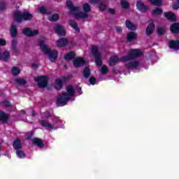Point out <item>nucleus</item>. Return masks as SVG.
Instances as JSON below:
<instances>
[{
  "label": "nucleus",
  "instance_id": "f257e3e1",
  "mask_svg": "<svg viewBox=\"0 0 179 179\" xmlns=\"http://www.w3.org/2000/svg\"><path fill=\"white\" fill-rule=\"evenodd\" d=\"M142 51L139 49H131L129 51V55L121 57L122 62H126L125 66L128 69H134L139 66V62L134 60L136 57H141Z\"/></svg>",
  "mask_w": 179,
  "mask_h": 179
},
{
  "label": "nucleus",
  "instance_id": "f03ea898",
  "mask_svg": "<svg viewBox=\"0 0 179 179\" xmlns=\"http://www.w3.org/2000/svg\"><path fill=\"white\" fill-rule=\"evenodd\" d=\"M73 96H75V90L73 89V87L69 85L66 87V92H63L58 96L57 100V106H65Z\"/></svg>",
  "mask_w": 179,
  "mask_h": 179
},
{
  "label": "nucleus",
  "instance_id": "7ed1b4c3",
  "mask_svg": "<svg viewBox=\"0 0 179 179\" xmlns=\"http://www.w3.org/2000/svg\"><path fill=\"white\" fill-rule=\"evenodd\" d=\"M39 46L44 54H45V55H48L49 59L51 62H55V61H57V58H58V52L55 50H52L48 48L45 44V40L40 41Z\"/></svg>",
  "mask_w": 179,
  "mask_h": 179
},
{
  "label": "nucleus",
  "instance_id": "20e7f679",
  "mask_svg": "<svg viewBox=\"0 0 179 179\" xmlns=\"http://www.w3.org/2000/svg\"><path fill=\"white\" fill-rule=\"evenodd\" d=\"M14 17L16 22H22V20H30L33 19V15L25 11L23 14L20 11H15L14 13Z\"/></svg>",
  "mask_w": 179,
  "mask_h": 179
},
{
  "label": "nucleus",
  "instance_id": "39448f33",
  "mask_svg": "<svg viewBox=\"0 0 179 179\" xmlns=\"http://www.w3.org/2000/svg\"><path fill=\"white\" fill-rule=\"evenodd\" d=\"M83 10L85 13H80V9L78 8V12L76 14L77 19H85V17H87V13L90 12V6L88 3H85Z\"/></svg>",
  "mask_w": 179,
  "mask_h": 179
},
{
  "label": "nucleus",
  "instance_id": "423d86ee",
  "mask_svg": "<svg viewBox=\"0 0 179 179\" xmlns=\"http://www.w3.org/2000/svg\"><path fill=\"white\" fill-rule=\"evenodd\" d=\"M92 55L95 58V63L96 64V65L100 66V65H101V52L99 51V49L96 46H94L92 48Z\"/></svg>",
  "mask_w": 179,
  "mask_h": 179
},
{
  "label": "nucleus",
  "instance_id": "0eeeda50",
  "mask_svg": "<svg viewBox=\"0 0 179 179\" xmlns=\"http://www.w3.org/2000/svg\"><path fill=\"white\" fill-rule=\"evenodd\" d=\"M35 80L38 83L39 87H47L48 83V78L47 76L36 77Z\"/></svg>",
  "mask_w": 179,
  "mask_h": 179
},
{
  "label": "nucleus",
  "instance_id": "6e6552de",
  "mask_svg": "<svg viewBox=\"0 0 179 179\" xmlns=\"http://www.w3.org/2000/svg\"><path fill=\"white\" fill-rule=\"evenodd\" d=\"M22 33L25 36H28L29 37H33L34 36L38 35L39 31L37 29L32 30L30 28H25L23 29Z\"/></svg>",
  "mask_w": 179,
  "mask_h": 179
},
{
  "label": "nucleus",
  "instance_id": "1a4fd4ad",
  "mask_svg": "<svg viewBox=\"0 0 179 179\" xmlns=\"http://www.w3.org/2000/svg\"><path fill=\"white\" fill-rule=\"evenodd\" d=\"M66 3L68 6V8L70 9L71 14L76 17V13L77 12H79V8L78 7H74L73 5L72 4V1L71 0H67L66 1Z\"/></svg>",
  "mask_w": 179,
  "mask_h": 179
},
{
  "label": "nucleus",
  "instance_id": "9d476101",
  "mask_svg": "<svg viewBox=\"0 0 179 179\" xmlns=\"http://www.w3.org/2000/svg\"><path fill=\"white\" fill-rule=\"evenodd\" d=\"M85 62L83 58L78 57L73 61V64L76 68H80V66H83Z\"/></svg>",
  "mask_w": 179,
  "mask_h": 179
},
{
  "label": "nucleus",
  "instance_id": "9b49d317",
  "mask_svg": "<svg viewBox=\"0 0 179 179\" xmlns=\"http://www.w3.org/2000/svg\"><path fill=\"white\" fill-rule=\"evenodd\" d=\"M54 29L55 32L57 34H59L60 36H65L66 34V32L65 31V29H64V27H62L61 24H56L54 27Z\"/></svg>",
  "mask_w": 179,
  "mask_h": 179
},
{
  "label": "nucleus",
  "instance_id": "f8f14e48",
  "mask_svg": "<svg viewBox=\"0 0 179 179\" xmlns=\"http://www.w3.org/2000/svg\"><path fill=\"white\" fill-rule=\"evenodd\" d=\"M68 39L66 38H62L56 41V45L57 47H65L68 45Z\"/></svg>",
  "mask_w": 179,
  "mask_h": 179
},
{
  "label": "nucleus",
  "instance_id": "ddd939ff",
  "mask_svg": "<svg viewBox=\"0 0 179 179\" xmlns=\"http://www.w3.org/2000/svg\"><path fill=\"white\" fill-rule=\"evenodd\" d=\"M136 8L140 12H146V10H148V6H146L142 1L137 2Z\"/></svg>",
  "mask_w": 179,
  "mask_h": 179
},
{
  "label": "nucleus",
  "instance_id": "4468645a",
  "mask_svg": "<svg viewBox=\"0 0 179 179\" xmlns=\"http://www.w3.org/2000/svg\"><path fill=\"white\" fill-rule=\"evenodd\" d=\"M10 58V53L8 51H5L3 54L0 52V59L2 61H9Z\"/></svg>",
  "mask_w": 179,
  "mask_h": 179
},
{
  "label": "nucleus",
  "instance_id": "2eb2a0df",
  "mask_svg": "<svg viewBox=\"0 0 179 179\" xmlns=\"http://www.w3.org/2000/svg\"><path fill=\"white\" fill-rule=\"evenodd\" d=\"M153 31H155V24L154 23H150L146 30H145V33L147 34V36H150V34H153Z\"/></svg>",
  "mask_w": 179,
  "mask_h": 179
},
{
  "label": "nucleus",
  "instance_id": "dca6fc26",
  "mask_svg": "<svg viewBox=\"0 0 179 179\" xmlns=\"http://www.w3.org/2000/svg\"><path fill=\"white\" fill-rule=\"evenodd\" d=\"M120 62V59L117 56H112L109 59V65L110 66H114L116 64Z\"/></svg>",
  "mask_w": 179,
  "mask_h": 179
},
{
  "label": "nucleus",
  "instance_id": "f3484780",
  "mask_svg": "<svg viewBox=\"0 0 179 179\" xmlns=\"http://www.w3.org/2000/svg\"><path fill=\"white\" fill-rule=\"evenodd\" d=\"M169 47L173 50H179V41H171Z\"/></svg>",
  "mask_w": 179,
  "mask_h": 179
},
{
  "label": "nucleus",
  "instance_id": "a211bd4d",
  "mask_svg": "<svg viewBox=\"0 0 179 179\" xmlns=\"http://www.w3.org/2000/svg\"><path fill=\"white\" fill-rule=\"evenodd\" d=\"M164 16L169 20H171V22H175V20L177 19V17L176 15L171 13H165Z\"/></svg>",
  "mask_w": 179,
  "mask_h": 179
},
{
  "label": "nucleus",
  "instance_id": "6ab92c4d",
  "mask_svg": "<svg viewBox=\"0 0 179 179\" xmlns=\"http://www.w3.org/2000/svg\"><path fill=\"white\" fill-rule=\"evenodd\" d=\"M41 124L42 125V127L49 128V129H55V127H54V125L51 124V123H50L45 120H42L41 122Z\"/></svg>",
  "mask_w": 179,
  "mask_h": 179
},
{
  "label": "nucleus",
  "instance_id": "aec40b11",
  "mask_svg": "<svg viewBox=\"0 0 179 179\" xmlns=\"http://www.w3.org/2000/svg\"><path fill=\"white\" fill-rule=\"evenodd\" d=\"M10 33L11 37H16V36H17V29L16 28V25L15 24L11 25Z\"/></svg>",
  "mask_w": 179,
  "mask_h": 179
},
{
  "label": "nucleus",
  "instance_id": "412c9836",
  "mask_svg": "<svg viewBox=\"0 0 179 179\" xmlns=\"http://www.w3.org/2000/svg\"><path fill=\"white\" fill-rule=\"evenodd\" d=\"M136 37H138V36L136 35V34H135V32H129L127 34V40L129 41H135Z\"/></svg>",
  "mask_w": 179,
  "mask_h": 179
},
{
  "label": "nucleus",
  "instance_id": "4be33fe9",
  "mask_svg": "<svg viewBox=\"0 0 179 179\" xmlns=\"http://www.w3.org/2000/svg\"><path fill=\"white\" fill-rule=\"evenodd\" d=\"M13 148L15 150H19V149H22V143L20 140L17 139L13 143Z\"/></svg>",
  "mask_w": 179,
  "mask_h": 179
},
{
  "label": "nucleus",
  "instance_id": "5701e85b",
  "mask_svg": "<svg viewBox=\"0 0 179 179\" xmlns=\"http://www.w3.org/2000/svg\"><path fill=\"white\" fill-rule=\"evenodd\" d=\"M126 26L128 29H129V30H136V25H135L129 20L126 22Z\"/></svg>",
  "mask_w": 179,
  "mask_h": 179
},
{
  "label": "nucleus",
  "instance_id": "b1692460",
  "mask_svg": "<svg viewBox=\"0 0 179 179\" xmlns=\"http://www.w3.org/2000/svg\"><path fill=\"white\" fill-rule=\"evenodd\" d=\"M33 143L38 146V148H43L44 146V143H43V141L40 138H34Z\"/></svg>",
  "mask_w": 179,
  "mask_h": 179
},
{
  "label": "nucleus",
  "instance_id": "393cba45",
  "mask_svg": "<svg viewBox=\"0 0 179 179\" xmlns=\"http://www.w3.org/2000/svg\"><path fill=\"white\" fill-rule=\"evenodd\" d=\"M62 85H63L62 80L61 79L56 80L55 89L57 90H61V89H62Z\"/></svg>",
  "mask_w": 179,
  "mask_h": 179
},
{
  "label": "nucleus",
  "instance_id": "a878e982",
  "mask_svg": "<svg viewBox=\"0 0 179 179\" xmlns=\"http://www.w3.org/2000/svg\"><path fill=\"white\" fill-rule=\"evenodd\" d=\"M8 115L6 113L0 111V121H2V122H6L8 121Z\"/></svg>",
  "mask_w": 179,
  "mask_h": 179
},
{
  "label": "nucleus",
  "instance_id": "bb28decb",
  "mask_svg": "<svg viewBox=\"0 0 179 179\" xmlns=\"http://www.w3.org/2000/svg\"><path fill=\"white\" fill-rule=\"evenodd\" d=\"M171 31L172 33H179V24H173L171 27Z\"/></svg>",
  "mask_w": 179,
  "mask_h": 179
},
{
  "label": "nucleus",
  "instance_id": "cd10ccee",
  "mask_svg": "<svg viewBox=\"0 0 179 179\" xmlns=\"http://www.w3.org/2000/svg\"><path fill=\"white\" fill-rule=\"evenodd\" d=\"M11 73L14 76H17V75H19V73H20V69H19V67H16V66L13 67V69H11Z\"/></svg>",
  "mask_w": 179,
  "mask_h": 179
},
{
  "label": "nucleus",
  "instance_id": "c85d7f7f",
  "mask_svg": "<svg viewBox=\"0 0 179 179\" xmlns=\"http://www.w3.org/2000/svg\"><path fill=\"white\" fill-rule=\"evenodd\" d=\"M50 22H57L59 20V15L58 14H53L49 17Z\"/></svg>",
  "mask_w": 179,
  "mask_h": 179
},
{
  "label": "nucleus",
  "instance_id": "c756f323",
  "mask_svg": "<svg viewBox=\"0 0 179 179\" xmlns=\"http://www.w3.org/2000/svg\"><path fill=\"white\" fill-rule=\"evenodd\" d=\"M73 57H75V53L73 52H70L64 56V59L66 61H69L70 59H72Z\"/></svg>",
  "mask_w": 179,
  "mask_h": 179
},
{
  "label": "nucleus",
  "instance_id": "7c9ffc66",
  "mask_svg": "<svg viewBox=\"0 0 179 179\" xmlns=\"http://www.w3.org/2000/svg\"><path fill=\"white\" fill-rule=\"evenodd\" d=\"M69 24L71 27L74 29L76 31H79V27H78V24H76V22L73 20H70L69 21Z\"/></svg>",
  "mask_w": 179,
  "mask_h": 179
},
{
  "label": "nucleus",
  "instance_id": "2f4dec72",
  "mask_svg": "<svg viewBox=\"0 0 179 179\" xmlns=\"http://www.w3.org/2000/svg\"><path fill=\"white\" fill-rule=\"evenodd\" d=\"M16 155L20 159H24L26 157V155L24 154V152L22 150H17L16 151Z\"/></svg>",
  "mask_w": 179,
  "mask_h": 179
},
{
  "label": "nucleus",
  "instance_id": "473e14b6",
  "mask_svg": "<svg viewBox=\"0 0 179 179\" xmlns=\"http://www.w3.org/2000/svg\"><path fill=\"white\" fill-rule=\"evenodd\" d=\"M84 78H89L90 76V69L89 67H85L83 71Z\"/></svg>",
  "mask_w": 179,
  "mask_h": 179
},
{
  "label": "nucleus",
  "instance_id": "72a5a7b5",
  "mask_svg": "<svg viewBox=\"0 0 179 179\" xmlns=\"http://www.w3.org/2000/svg\"><path fill=\"white\" fill-rule=\"evenodd\" d=\"M120 5L122 8H124V9H128L129 8V3H127L125 0H122L120 2Z\"/></svg>",
  "mask_w": 179,
  "mask_h": 179
},
{
  "label": "nucleus",
  "instance_id": "f704fd0d",
  "mask_svg": "<svg viewBox=\"0 0 179 179\" xmlns=\"http://www.w3.org/2000/svg\"><path fill=\"white\" fill-rule=\"evenodd\" d=\"M151 3L156 5L157 6H160L162 5V0H149Z\"/></svg>",
  "mask_w": 179,
  "mask_h": 179
},
{
  "label": "nucleus",
  "instance_id": "c9c22d12",
  "mask_svg": "<svg viewBox=\"0 0 179 179\" xmlns=\"http://www.w3.org/2000/svg\"><path fill=\"white\" fill-rule=\"evenodd\" d=\"M15 82L17 85H24L26 83V80L23 78H17Z\"/></svg>",
  "mask_w": 179,
  "mask_h": 179
},
{
  "label": "nucleus",
  "instance_id": "e433bc0d",
  "mask_svg": "<svg viewBox=\"0 0 179 179\" xmlns=\"http://www.w3.org/2000/svg\"><path fill=\"white\" fill-rule=\"evenodd\" d=\"M106 8H107V4H106V3L104 2H101L99 5V10H106Z\"/></svg>",
  "mask_w": 179,
  "mask_h": 179
},
{
  "label": "nucleus",
  "instance_id": "4c0bfd02",
  "mask_svg": "<svg viewBox=\"0 0 179 179\" xmlns=\"http://www.w3.org/2000/svg\"><path fill=\"white\" fill-rule=\"evenodd\" d=\"M163 10L159 8H157L155 10H153V15H162Z\"/></svg>",
  "mask_w": 179,
  "mask_h": 179
},
{
  "label": "nucleus",
  "instance_id": "58836bf2",
  "mask_svg": "<svg viewBox=\"0 0 179 179\" xmlns=\"http://www.w3.org/2000/svg\"><path fill=\"white\" fill-rule=\"evenodd\" d=\"M101 72L104 75L107 73V72H108V69L107 68V66H103L102 68L101 69Z\"/></svg>",
  "mask_w": 179,
  "mask_h": 179
},
{
  "label": "nucleus",
  "instance_id": "ea45409f",
  "mask_svg": "<svg viewBox=\"0 0 179 179\" xmlns=\"http://www.w3.org/2000/svg\"><path fill=\"white\" fill-rule=\"evenodd\" d=\"M173 9H174L175 10L179 9V0H178L176 3H173Z\"/></svg>",
  "mask_w": 179,
  "mask_h": 179
},
{
  "label": "nucleus",
  "instance_id": "a19ab883",
  "mask_svg": "<svg viewBox=\"0 0 179 179\" xmlns=\"http://www.w3.org/2000/svg\"><path fill=\"white\" fill-rule=\"evenodd\" d=\"M164 31H166V29H164V28H162V27H159L157 29L158 34H163V33H164Z\"/></svg>",
  "mask_w": 179,
  "mask_h": 179
},
{
  "label": "nucleus",
  "instance_id": "79ce46f5",
  "mask_svg": "<svg viewBox=\"0 0 179 179\" xmlns=\"http://www.w3.org/2000/svg\"><path fill=\"white\" fill-rule=\"evenodd\" d=\"M11 44H12V48L15 51L16 50V44H17V41L16 40H14L12 41Z\"/></svg>",
  "mask_w": 179,
  "mask_h": 179
},
{
  "label": "nucleus",
  "instance_id": "37998d69",
  "mask_svg": "<svg viewBox=\"0 0 179 179\" xmlns=\"http://www.w3.org/2000/svg\"><path fill=\"white\" fill-rule=\"evenodd\" d=\"M90 83L91 85H96V78H94V77H91L90 78Z\"/></svg>",
  "mask_w": 179,
  "mask_h": 179
},
{
  "label": "nucleus",
  "instance_id": "c03bdc74",
  "mask_svg": "<svg viewBox=\"0 0 179 179\" xmlns=\"http://www.w3.org/2000/svg\"><path fill=\"white\" fill-rule=\"evenodd\" d=\"M39 13H45L47 10H45V7H41L38 8Z\"/></svg>",
  "mask_w": 179,
  "mask_h": 179
},
{
  "label": "nucleus",
  "instance_id": "a18cd8bd",
  "mask_svg": "<svg viewBox=\"0 0 179 179\" xmlns=\"http://www.w3.org/2000/svg\"><path fill=\"white\" fill-rule=\"evenodd\" d=\"M6 9V5L5 3H0V10H3Z\"/></svg>",
  "mask_w": 179,
  "mask_h": 179
},
{
  "label": "nucleus",
  "instance_id": "49530a36",
  "mask_svg": "<svg viewBox=\"0 0 179 179\" xmlns=\"http://www.w3.org/2000/svg\"><path fill=\"white\" fill-rule=\"evenodd\" d=\"M50 117V112L49 111H45L43 114V118H49Z\"/></svg>",
  "mask_w": 179,
  "mask_h": 179
},
{
  "label": "nucleus",
  "instance_id": "de8ad7c7",
  "mask_svg": "<svg viewBox=\"0 0 179 179\" xmlns=\"http://www.w3.org/2000/svg\"><path fill=\"white\" fill-rule=\"evenodd\" d=\"M0 45H6V41H5V39L0 38Z\"/></svg>",
  "mask_w": 179,
  "mask_h": 179
},
{
  "label": "nucleus",
  "instance_id": "09e8293b",
  "mask_svg": "<svg viewBox=\"0 0 179 179\" xmlns=\"http://www.w3.org/2000/svg\"><path fill=\"white\" fill-rule=\"evenodd\" d=\"M52 121H54L55 122H58V121H59V117H54Z\"/></svg>",
  "mask_w": 179,
  "mask_h": 179
},
{
  "label": "nucleus",
  "instance_id": "8fccbe9b",
  "mask_svg": "<svg viewBox=\"0 0 179 179\" xmlns=\"http://www.w3.org/2000/svg\"><path fill=\"white\" fill-rule=\"evenodd\" d=\"M116 31L117 33H121L122 31V27L116 28Z\"/></svg>",
  "mask_w": 179,
  "mask_h": 179
},
{
  "label": "nucleus",
  "instance_id": "3c124183",
  "mask_svg": "<svg viewBox=\"0 0 179 179\" xmlns=\"http://www.w3.org/2000/svg\"><path fill=\"white\" fill-rule=\"evenodd\" d=\"M108 12L109 13L114 14L115 13V10L113 8H109Z\"/></svg>",
  "mask_w": 179,
  "mask_h": 179
},
{
  "label": "nucleus",
  "instance_id": "603ef678",
  "mask_svg": "<svg viewBox=\"0 0 179 179\" xmlns=\"http://www.w3.org/2000/svg\"><path fill=\"white\" fill-rule=\"evenodd\" d=\"M100 0H91V3H99Z\"/></svg>",
  "mask_w": 179,
  "mask_h": 179
},
{
  "label": "nucleus",
  "instance_id": "864d4df0",
  "mask_svg": "<svg viewBox=\"0 0 179 179\" xmlns=\"http://www.w3.org/2000/svg\"><path fill=\"white\" fill-rule=\"evenodd\" d=\"M31 136H33V132H31V133H30V136H29L27 137V139H30V138H31Z\"/></svg>",
  "mask_w": 179,
  "mask_h": 179
},
{
  "label": "nucleus",
  "instance_id": "5fc2aeb1",
  "mask_svg": "<svg viewBox=\"0 0 179 179\" xmlns=\"http://www.w3.org/2000/svg\"><path fill=\"white\" fill-rule=\"evenodd\" d=\"M79 90H80V94H82V90L80 88Z\"/></svg>",
  "mask_w": 179,
  "mask_h": 179
},
{
  "label": "nucleus",
  "instance_id": "6e6d98bb",
  "mask_svg": "<svg viewBox=\"0 0 179 179\" xmlns=\"http://www.w3.org/2000/svg\"><path fill=\"white\" fill-rule=\"evenodd\" d=\"M21 113H22V114H24V110H21Z\"/></svg>",
  "mask_w": 179,
  "mask_h": 179
},
{
  "label": "nucleus",
  "instance_id": "4d7b16f0",
  "mask_svg": "<svg viewBox=\"0 0 179 179\" xmlns=\"http://www.w3.org/2000/svg\"><path fill=\"white\" fill-rule=\"evenodd\" d=\"M0 152H1V147H0Z\"/></svg>",
  "mask_w": 179,
  "mask_h": 179
}]
</instances>
